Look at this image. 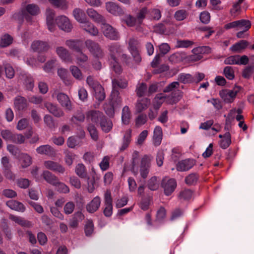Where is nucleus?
I'll return each instance as SVG.
<instances>
[{
	"instance_id": "obj_29",
	"label": "nucleus",
	"mask_w": 254,
	"mask_h": 254,
	"mask_svg": "<svg viewBox=\"0 0 254 254\" xmlns=\"http://www.w3.org/2000/svg\"><path fill=\"white\" fill-rule=\"evenodd\" d=\"M14 105L17 110L22 111L27 107L26 99L22 96H16L14 100Z\"/></svg>"
},
{
	"instance_id": "obj_10",
	"label": "nucleus",
	"mask_w": 254,
	"mask_h": 254,
	"mask_svg": "<svg viewBox=\"0 0 254 254\" xmlns=\"http://www.w3.org/2000/svg\"><path fill=\"white\" fill-rule=\"evenodd\" d=\"M31 49L38 53L46 52L51 48L49 43L46 41L36 40L33 41L31 45Z\"/></svg>"
},
{
	"instance_id": "obj_23",
	"label": "nucleus",
	"mask_w": 254,
	"mask_h": 254,
	"mask_svg": "<svg viewBox=\"0 0 254 254\" xmlns=\"http://www.w3.org/2000/svg\"><path fill=\"white\" fill-rule=\"evenodd\" d=\"M17 157L20 164V167L22 168H27L32 163V157L27 153H21Z\"/></svg>"
},
{
	"instance_id": "obj_60",
	"label": "nucleus",
	"mask_w": 254,
	"mask_h": 254,
	"mask_svg": "<svg viewBox=\"0 0 254 254\" xmlns=\"http://www.w3.org/2000/svg\"><path fill=\"white\" fill-rule=\"evenodd\" d=\"M44 122L47 126L51 129H53L56 127V125L53 118L49 115H46L44 116Z\"/></svg>"
},
{
	"instance_id": "obj_62",
	"label": "nucleus",
	"mask_w": 254,
	"mask_h": 254,
	"mask_svg": "<svg viewBox=\"0 0 254 254\" xmlns=\"http://www.w3.org/2000/svg\"><path fill=\"white\" fill-rule=\"evenodd\" d=\"M56 63V59H52L48 61L43 66V69L47 72H49L55 67Z\"/></svg>"
},
{
	"instance_id": "obj_43",
	"label": "nucleus",
	"mask_w": 254,
	"mask_h": 254,
	"mask_svg": "<svg viewBox=\"0 0 254 254\" xmlns=\"http://www.w3.org/2000/svg\"><path fill=\"white\" fill-rule=\"evenodd\" d=\"M95 97L98 101H102L105 98V93L103 87L100 84L93 89Z\"/></svg>"
},
{
	"instance_id": "obj_14",
	"label": "nucleus",
	"mask_w": 254,
	"mask_h": 254,
	"mask_svg": "<svg viewBox=\"0 0 254 254\" xmlns=\"http://www.w3.org/2000/svg\"><path fill=\"white\" fill-rule=\"evenodd\" d=\"M194 165L193 159H187L178 162L176 165V169L178 171H187L191 169Z\"/></svg>"
},
{
	"instance_id": "obj_58",
	"label": "nucleus",
	"mask_w": 254,
	"mask_h": 254,
	"mask_svg": "<svg viewBox=\"0 0 254 254\" xmlns=\"http://www.w3.org/2000/svg\"><path fill=\"white\" fill-rule=\"evenodd\" d=\"M198 180V176L195 173H191L188 175L185 179V182L189 185H193L196 183Z\"/></svg>"
},
{
	"instance_id": "obj_39",
	"label": "nucleus",
	"mask_w": 254,
	"mask_h": 254,
	"mask_svg": "<svg viewBox=\"0 0 254 254\" xmlns=\"http://www.w3.org/2000/svg\"><path fill=\"white\" fill-rule=\"evenodd\" d=\"M42 176L46 182L53 186L57 184L58 180L56 176L48 171H44Z\"/></svg>"
},
{
	"instance_id": "obj_51",
	"label": "nucleus",
	"mask_w": 254,
	"mask_h": 254,
	"mask_svg": "<svg viewBox=\"0 0 254 254\" xmlns=\"http://www.w3.org/2000/svg\"><path fill=\"white\" fill-rule=\"evenodd\" d=\"M147 85L145 83H139L136 85V92L139 97H142L145 95L147 90Z\"/></svg>"
},
{
	"instance_id": "obj_11",
	"label": "nucleus",
	"mask_w": 254,
	"mask_h": 254,
	"mask_svg": "<svg viewBox=\"0 0 254 254\" xmlns=\"http://www.w3.org/2000/svg\"><path fill=\"white\" fill-rule=\"evenodd\" d=\"M56 52L59 58L64 62L71 63L72 61V57L67 49L62 46L57 47Z\"/></svg>"
},
{
	"instance_id": "obj_57",
	"label": "nucleus",
	"mask_w": 254,
	"mask_h": 254,
	"mask_svg": "<svg viewBox=\"0 0 254 254\" xmlns=\"http://www.w3.org/2000/svg\"><path fill=\"white\" fill-rule=\"evenodd\" d=\"M193 44L192 41L186 40H178L177 41L176 47L177 48H187L191 46Z\"/></svg>"
},
{
	"instance_id": "obj_53",
	"label": "nucleus",
	"mask_w": 254,
	"mask_h": 254,
	"mask_svg": "<svg viewBox=\"0 0 254 254\" xmlns=\"http://www.w3.org/2000/svg\"><path fill=\"white\" fill-rule=\"evenodd\" d=\"M56 187V189L57 191L61 193H66L69 191L68 187L64 183L57 181V184L54 185Z\"/></svg>"
},
{
	"instance_id": "obj_18",
	"label": "nucleus",
	"mask_w": 254,
	"mask_h": 254,
	"mask_svg": "<svg viewBox=\"0 0 254 254\" xmlns=\"http://www.w3.org/2000/svg\"><path fill=\"white\" fill-rule=\"evenodd\" d=\"M36 152L41 155H46L50 157H54L56 155L55 149L50 145H42L36 149Z\"/></svg>"
},
{
	"instance_id": "obj_40",
	"label": "nucleus",
	"mask_w": 254,
	"mask_h": 254,
	"mask_svg": "<svg viewBox=\"0 0 254 254\" xmlns=\"http://www.w3.org/2000/svg\"><path fill=\"white\" fill-rule=\"evenodd\" d=\"M186 56L184 53L177 52L171 55L169 58V61L172 64L179 63L185 59Z\"/></svg>"
},
{
	"instance_id": "obj_44",
	"label": "nucleus",
	"mask_w": 254,
	"mask_h": 254,
	"mask_svg": "<svg viewBox=\"0 0 254 254\" xmlns=\"http://www.w3.org/2000/svg\"><path fill=\"white\" fill-rule=\"evenodd\" d=\"M231 143V134L229 131L224 134V138L220 141V146L222 149H226Z\"/></svg>"
},
{
	"instance_id": "obj_17",
	"label": "nucleus",
	"mask_w": 254,
	"mask_h": 254,
	"mask_svg": "<svg viewBox=\"0 0 254 254\" xmlns=\"http://www.w3.org/2000/svg\"><path fill=\"white\" fill-rule=\"evenodd\" d=\"M105 117L103 113L98 111H90L87 114V119L96 124H99Z\"/></svg>"
},
{
	"instance_id": "obj_41",
	"label": "nucleus",
	"mask_w": 254,
	"mask_h": 254,
	"mask_svg": "<svg viewBox=\"0 0 254 254\" xmlns=\"http://www.w3.org/2000/svg\"><path fill=\"white\" fill-rule=\"evenodd\" d=\"M111 100L112 104L113 106H118L122 103V98L120 96V93L119 90L112 89V91L111 94Z\"/></svg>"
},
{
	"instance_id": "obj_35",
	"label": "nucleus",
	"mask_w": 254,
	"mask_h": 254,
	"mask_svg": "<svg viewBox=\"0 0 254 254\" xmlns=\"http://www.w3.org/2000/svg\"><path fill=\"white\" fill-rule=\"evenodd\" d=\"M73 14L75 19L80 24L87 20L86 14L81 9L75 8L73 11Z\"/></svg>"
},
{
	"instance_id": "obj_12",
	"label": "nucleus",
	"mask_w": 254,
	"mask_h": 254,
	"mask_svg": "<svg viewBox=\"0 0 254 254\" xmlns=\"http://www.w3.org/2000/svg\"><path fill=\"white\" fill-rule=\"evenodd\" d=\"M108 49L109 51V60H115L122 52L121 46L118 43H113L108 45Z\"/></svg>"
},
{
	"instance_id": "obj_42",
	"label": "nucleus",
	"mask_w": 254,
	"mask_h": 254,
	"mask_svg": "<svg viewBox=\"0 0 254 254\" xmlns=\"http://www.w3.org/2000/svg\"><path fill=\"white\" fill-rule=\"evenodd\" d=\"M76 175L81 178L86 179L87 177V173L85 166L82 163L78 164L75 169Z\"/></svg>"
},
{
	"instance_id": "obj_19",
	"label": "nucleus",
	"mask_w": 254,
	"mask_h": 254,
	"mask_svg": "<svg viewBox=\"0 0 254 254\" xmlns=\"http://www.w3.org/2000/svg\"><path fill=\"white\" fill-rule=\"evenodd\" d=\"M249 43L246 40H242L233 45L229 49L230 51L235 53H241L249 46Z\"/></svg>"
},
{
	"instance_id": "obj_63",
	"label": "nucleus",
	"mask_w": 254,
	"mask_h": 254,
	"mask_svg": "<svg viewBox=\"0 0 254 254\" xmlns=\"http://www.w3.org/2000/svg\"><path fill=\"white\" fill-rule=\"evenodd\" d=\"M4 68L6 76L9 78H12L14 75V70L13 67L8 64H4Z\"/></svg>"
},
{
	"instance_id": "obj_2",
	"label": "nucleus",
	"mask_w": 254,
	"mask_h": 254,
	"mask_svg": "<svg viewBox=\"0 0 254 254\" xmlns=\"http://www.w3.org/2000/svg\"><path fill=\"white\" fill-rule=\"evenodd\" d=\"M101 30L104 35L112 40H118L120 39V35L118 30L111 25L105 23V21L101 24Z\"/></svg>"
},
{
	"instance_id": "obj_55",
	"label": "nucleus",
	"mask_w": 254,
	"mask_h": 254,
	"mask_svg": "<svg viewBox=\"0 0 254 254\" xmlns=\"http://www.w3.org/2000/svg\"><path fill=\"white\" fill-rule=\"evenodd\" d=\"M223 74L229 80H232L235 77L234 69L231 66H226L223 70Z\"/></svg>"
},
{
	"instance_id": "obj_46",
	"label": "nucleus",
	"mask_w": 254,
	"mask_h": 254,
	"mask_svg": "<svg viewBox=\"0 0 254 254\" xmlns=\"http://www.w3.org/2000/svg\"><path fill=\"white\" fill-rule=\"evenodd\" d=\"M13 41V38L8 34L1 36L0 41V47H6L10 45Z\"/></svg>"
},
{
	"instance_id": "obj_56",
	"label": "nucleus",
	"mask_w": 254,
	"mask_h": 254,
	"mask_svg": "<svg viewBox=\"0 0 254 254\" xmlns=\"http://www.w3.org/2000/svg\"><path fill=\"white\" fill-rule=\"evenodd\" d=\"M58 74L65 84H68V80L67 79L68 72L66 69L64 68H60L58 69Z\"/></svg>"
},
{
	"instance_id": "obj_8",
	"label": "nucleus",
	"mask_w": 254,
	"mask_h": 254,
	"mask_svg": "<svg viewBox=\"0 0 254 254\" xmlns=\"http://www.w3.org/2000/svg\"><path fill=\"white\" fill-rule=\"evenodd\" d=\"M152 157L149 155H144L141 159L140 167V174L143 179L147 178L149 172L151 160Z\"/></svg>"
},
{
	"instance_id": "obj_21",
	"label": "nucleus",
	"mask_w": 254,
	"mask_h": 254,
	"mask_svg": "<svg viewBox=\"0 0 254 254\" xmlns=\"http://www.w3.org/2000/svg\"><path fill=\"white\" fill-rule=\"evenodd\" d=\"M65 44L70 49L77 52H81V50H82L83 43L82 41L80 40H67Z\"/></svg>"
},
{
	"instance_id": "obj_32",
	"label": "nucleus",
	"mask_w": 254,
	"mask_h": 254,
	"mask_svg": "<svg viewBox=\"0 0 254 254\" xmlns=\"http://www.w3.org/2000/svg\"><path fill=\"white\" fill-rule=\"evenodd\" d=\"M87 13L96 22L102 23L105 21L104 17L92 8L87 9Z\"/></svg>"
},
{
	"instance_id": "obj_33",
	"label": "nucleus",
	"mask_w": 254,
	"mask_h": 254,
	"mask_svg": "<svg viewBox=\"0 0 254 254\" xmlns=\"http://www.w3.org/2000/svg\"><path fill=\"white\" fill-rule=\"evenodd\" d=\"M150 104V101L146 98L138 100L135 106L136 112L138 113H141L147 108Z\"/></svg>"
},
{
	"instance_id": "obj_31",
	"label": "nucleus",
	"mask_w": 254,
	"mask_h": 254,
	"mask_svg": "<svg viewBox=\"0 0 254 254\" xmlns=\"http://www.w3.org/2000/svg\"><path fill=\"white\" fill-rule=\"evenodd\" d=\"M9 218L22 227H30L32 226V224L30 221L24 219L21 217L10 214Z\"/></svg>"
},
{
	"instance_id": "obj_50",
	"label": "nucleus",
	"mask_w": 254,
	"mask_h": 254,
	"mask_svg": "<svg viewBox=\"0 0 254 254\" xmlns=\"http://www.w3.org/2000/svg\"><path fill=\"white\" fill-rule=\"evenodd\" d=\"M146 14H148V10L146 7L141 8L139 11L137 13L135 18L136 19L137 24H140L142 23Z\"/></svg>"
},
{
	"instance_id": "obj_37",
	"label": "nucleus",
	"mask_w": 254,
	"mask_h": 254,
	"mask_svg": "<svg viewBox=\"0 0 254 254\" xmlns=\"http://www.w3.org/2000/svg\"><path fill=\"white\" fill-rule=\"evenodd\" d=\"M99 125H100L102 130L106 133L110 131L113 127V123L112 121L107 119L106 117L101 120Z\"/></svg>"
},
{
	"instance_id": "obj_1",
	"label": "nucleus",
	"mask_w": 254,
	"mask_h": 254,
	"mask_svg": "<svg viewBox=\"0 0 254 254\" xmlns=\"http://www.w3.org/2000/svg\"><path fill=\"white\" fill-rule=\"evenodd\" d=\"M179 82L174 81L170 83L164 88L163 89L164 92H171L167 98V104H176L180 100L182 96V92L179 89Z\"/></svg>"
},
{
	"instance_id": "obj_15",
	"label": "nucleus",
	"mask_w": 254,
	"mask_h": 254,
	"mask_svg": "<svg viewBox=\"0 0 254 254\" xmlns=\"http://www.w3.org/2000/svg\"><path fill=\"white\" fill-rule=\"evenodd\" d=\"M106 8L109 13L115 15H120L124 13L123 9L118 4L112 1L106 3Z\"/></svg>"
},
{
	"instance_id": "obj_16",
	"label": "nucleus",
	"mask_w": 254,
	"mask_h": 254,
	"mask_svg": "<svg viewBox=\"0 0 254 254\" xmlns=\"http://www.w3.org/2000/svg\"><path fill=\"white\" fill-rule=\"evenodd\" d=\"M44 165L47 169L61 174H63L65 171V169L64 167L59 163L54 161L50 160L46 161L44 162Z\"/></svg>"
},
{
	"instance_id": "obj_47",
	"label": "nucleus",
	"mask_w": 254,
	"mask_h": 254,
	"mask_svg": "<svg viewBox=\"0 0 254 254\" xmlns=\"http://www.w3.org/2000/svg\"><path fill=\"white\" fill-rule=\"evenodd\" d=\"M139 158V152L137 151H134L132 155V171L134 175L136 176L138 174L137 169H136V166L137 164Z\"/></svg>"
},
{
	"instance_id": "obj_48",
	"label": "nucleus",
	"mask_w": 254,
	"mask_h": 254,
	"mask_svg": "<svg viewBox=\"0 0 254 254\" xmlns=\"http://www.w3.org/2000/svg\"><path fill=\"white\" fill-rule=\"evenodd\" d=\"M24 78V84L26 88L28 90H32L34 87V80L32 77L29 75L25 74L23 76Z\"/></svg>"
},
{
	"instance_id": "obj_64",
	"label": "nucleus",
	"mask_w": 254,
	"mask_h": 254,
	"mask_svg": "<svg viewBox=\"0 0 254 254\" xmlns=\"http://www.w3.org/2000/svg\"><path fill=\"white\" fill-rule=\"evenodd\" d=\"M138 44V41L134 38H131L129 40L128 45H129V50L130 51V53L135 52L137 51V46Z\"/></svg>"
},
{
	"instance_id": "obj_27",
	"label": "nucleus",
	"mask_w": 254,
	"mask_h": 254,
	"mask_svg": "<svg viewBox=\"0 0 254 254\" xmlns=\"http://www.w3.org/2000/svg\"><path fill=\"white\" fill-rule=\"evenodd\" d=\"M6 205L12 210L23 212L25 211L26 208L20 202L14 200H10L6 202Z\"/></svg>"
},
{
	"instance_id": "obj_49",
	"label": "nucleus",
	"mask_w": 254,
	"mask_h": 254,
	"mask_svg": "<svg viewBox=\"0 0 254 254\" xmlns=\"http://www.w3.org/2000/svg\"><path fill=\"white\" fill-rule=\"evenodd\" d=\"M147 187L151 190H155L158 189L159 183L156 177H152L148 181Z\"/></svg>"
},
{
	"instance_id": "obj_4",
	"label": "nucleus",
	"mask_w": 254,
	"mask_h": 254,
	"mask_svg": "<svg viewBox=\"0 0 254 254\" xmlns=\"http://www.w3.org/2000/svg\"><path fill=\"white\" fill-rule=\"evenodd\" d=\"M39 12L40 9L38 6L33 3L27 4L21 10L22 17L28 22H31L33 16L37 15Z\"/></svg>"
},
{
	"instance_id": "obj_45",
	"label": "nucleus",
	"mask_w": 254,
	"mask_h": 254,
	"mask_svg": "<svg viewBox=\"0 0 254 254\" xmlns=\"http://www.w3.org/2000/svg\"><path fill=\"white\" fill-rule=\"evenodd\" d=\"M69 70L72 75L77 80H81L83 79V75L80 69L75 65H71Z\"/></svg>"
},
{
	"instance_id": "obj_5",
	"label": "nucleus",
	"mask_w": 254,
	"mask_h": 254,
	"mask_svg": "<svg viewBox=\"0 0 254 254\" xmlns=\"http://www.w3.org/2000/svg\"><path fill=\"white\" fill-rule=\"evenodd\" d=\"M241 87L235 86L232 89H224L219 92V95L226 103H232L236 98V95L240 92Z\"/></svg>"
},
{
	"instance_id": "obj_61",
	"label": "nucleus",
	"mask_w": 254,
	"mask_h": 254,
	"mask_svg": "<svg viewBox=\"0 0 254 254\" xmlns=\"http://www.w3.org/2000/svg\"><path fill=\"white\" fill-rule=\"evenodd\" d=\"M148 15L150 18L158 20L161 16V12L158 9H152L148 11Z\"/></svg>"
},
{
	"instance_id": "obj_34",
	"label": "nucleus",
	"mask_w": 254,
	"mask_h": 254,
	"mask_svg": "<svg viewBox=\"0 0 254 254\" xmlns=\"http://www.w3.org/2000/svg\"><path fill=\"white\" fill-rule=\"evenodd\" d=\"M112 89L118 90L119 88L125 89L127 86V82L121 78L113 79L112 81Z\"/></svg>"
},
{
	"instance_id": "obj_30",
	"label": "nucleus",
	"mask_w": 254,
	"mask_h": 254,
	"mask_svg": "<svg viewBox=\"0 0 254 254\" xmlns=\"http://www.w3.org/2000/svg\"><path fill=\"white\" fill-rule=\"evenodd\" d=\"M162 139V130L160 127L156 126L153 131V141L155 146H159Z\"/></svg>"
},
{
	"instance_id": "obj_38",
	"label": "nucleus",
	"mask_w": 254,
	"mask_h": 254,
	"mask_svg": "<svg viewBox=\"0 0 254 254\" xmlns=\"http://www.w3.org/2000/svg\"><path fill=\"white\" fill-rule=\"evenodd\" d=\"M131 118V113L129 107L125 106L122 110V121L125 125H128L129 123Z\"/></svg>"
},
{
	"instance_id": "obj_7",
	"label": "nucleus",
	"mask_w": 254,
	"mask_h": 254,
	"mask_svg": "<svg viewBox=\"0 0 254 254\" xmlns=\"http://www.w3.org/2000/svg\"><path fill=\"white\" fill-rule=\"evenodd\" d=\"M251 27V22L249 20L241 19L226 24L224 27L226 29L237 28L244 29V31H247Z\"/></svg>"
},
{
	"instance_id": "obj_54",
	"label": "nucleus",
	"mask_w": 254,
	"mask_h": 254,
	"mask_svg": "<svg viewBox=\"0 0 254 254\" xmlns=\"http://www.w3.org/2000/svg\"><path fill=\"white\" fill-rule=\"evenodd\" d=\"M87 129L93 140L97 141L98 139V133L95 127L92 124L88 126Z\"/></svg>"
},
{
	"instance_id": "obj_20",
	"label": "nucleus",
	"mask_w": 254,
	"mask_h": 254,
	"mask_svg": "<svg viewBox=\"0 0 254 254\" xmlns=\"http://www.w3.org/2000/svg\"><path fill=\"white\" fill-rule=\"evenodd\" d=\"M131 132L132 131L130 129L127 130L122 139V144L119 148L120 152H123L127 149L131 141Z\"/></svg>"
},
{
	"instance_id": "obj_13",
	"label": "nucleus",
	"mask_w": 254,
	"mask_h": 254,
	"mask_svg": "<svg viewBox=\"0 0 254 254\" xmlns=\"http://www.w3.org/2000/svg\"><path fill=\"white\" fill-rule=\"evenodd\" d=\"M56 96L57 99L62 106L70 111L71 109V104L69 97L64 93H54L53 96Z\"/></svg>"
},
{
	"instance_id": "obj_24",
	"label": "nucleus",
	"mask_w": 254,
	"mask_h": 254,
	"mask_svg": "<svg viewBox=\"0 0 254 254\" xmlns=\"http://www.w3.org/2000/svg\"><path fill=\"white\" fill-rule=\"evenodd\" d=\"M83 218L84 215L81 211L75 212L69 220V227L73 229L76 228L78 226L79 222L81 221Z\"/></svg>"
},
{
	"instance_id": "obj_9",
	"label": "nucleus",
	"mask_w": 254,
	"mask_h": 254,
	"mask_svg": "<svg viewBox=\"0 0 254 254\" xmlns=\"http://www.w3.org/2000/svg\"><path fill=\"white\" fill-rule=\"evenodd\" d=\"M55 21L61 29L67 32H70L71 30L72 26L68 18L65 16L61 15L58 16L56 18Z\"/></svg>"
},
{
	"instance_id": "obj_36",
	"label": "nucleus",
	"mask_w": 254,
	"mask_h": 254,
	"mask_svg": "<svg viewBox=\"0 0 254 254\" xmlns=\"http://www.w3.org/2000/svg\"><path fill=\"white\" fill-rule=\"evenodd\" d=\"M178 80L184 84L191 83L194 81V77L189 73H182L179 74Z\"/></svg>"
},
{
	"instance_id": "obj_28",
	"label": "nucleus",
	"mask_w": 254,
	"mask_h": 254,
	"mask_svg": "<svg viewBox=\"0 0 254 254\" xmlns=\"http://www.w3.org/2000/svg\"><path fill=\"white\" fill-rule=\"evenodd\" d=\"M101 204L100 198L98 196L95 197L86 205V210L89 213H94L99 208Z\"/></svg>"
},
{
	"instance_id": "obj_26",
	"label": "nucleus",
	"mask_w": 254,
	"mask_h": 254,
	"mask_svg": "<svg viewBox=\"0 0 254 254\" xmlns=\"http://www.w3.org/2000/svg\"><path fill=\"white\" fill-rule=\"evenodd\" d=\"M80 27L92 36H96L98 34V29L91 22L86 20L82 23Z\"/></svg>"
},
{
	"instance_id": "obj_22",
	"label": "nucleus",
	"mask_w": 254,
	"mask_h": 254,
	"mask_svg": "<svg viewBox=\"0 0 254 254\" xmlns=\"http://www.w3.org/2000/svg\"><path fill=\"white\" fill-rule=\"evenodd\" d=\"M47 24L48 29L53 32L55 30V24L54 20L55 13L54 11L50 9L47 8L46 12Z\"/></svg>"
},
{
	"instance_id": "obj_3",
	"label": "nucleus",
	"mask_w": 254,
	"mask_h": 254,
	"mask_svg": "<svg viewBox=\"0 0 254 254\" xmlns=\"http://www.w3.org/2000/svg\"><path fill=\"white\" fill-rule=\"evenodd\" d=\"M85 45L90 53L95 58L101 59L104 56V53L100 45L91 40L85 41Z\"/></svg>"
},
{
	"instance_id": "obj_6",
	"label": "nucleus",
	"mask_w": 254,
	"mask_h": 254,
	"mask_svg": "<svg viewBox=\"0 0 254 254\" xmlns=\"http://www.w3.org/2000/svg\"><path fill=\"white\" fill-rule=\"evenodd\" d=\"M177 186L176 181L174 179L164 177L161 182V187L164 189L165 195H170L175 190Z\"/></svg>"
},
{
	"instance_id": "obj_52",
	"label": "nucleus",
	"mask_w": 254,
	"mask_h": 254,
	"mask_svg": "<svg viewBox=\"0 0 254 254\" xmlns=\"http://www.w3.org/2000/svg\"><path fill=\"white\" fill-rule=\"evenodd\" d=\"M79 54L76 56V63L79 65H81L83 64H85L88 60V57L84 54L82 50L81 52H78Z\"/></svg>"
},
{
	"instance_id": "obj_25",
	"label": "nucleus",
	"mask_w": 254,
	"mask_h": 254,
	"mask_svg": "<svg viewBox=\"0 0 254 254\" xmlns=\"http://www.w3.org/2000/svg\"><path fill=\"white\" fill-rule=\"evenodd\" d=\"M45 107L50 113L56 117L60 118L64 115V112L61 109L51 103H46Z\"/></svg>"
},
{
	"instance_id": "obj_59",
	"label": "nucleus",
	"mask_w": 254,
	"mask_h": 254,
	"mask_svg": "<svg viewBox=\"0 0 254 254\" xmlns=\"http://www.w3.org/2000/svg\"><path fill=\"white\" fill-rule=\"evenodd\" d=\"M75 209V204L72 201L67 202L64 206V211L65 214H71Z\"/></svg>"
}]
</instances>
